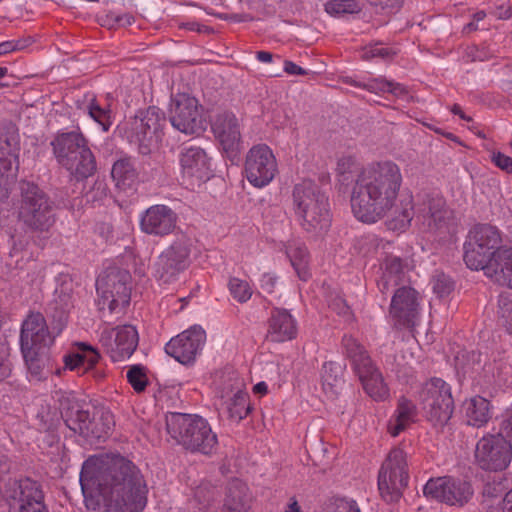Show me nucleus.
<instances>
[{
  "mask_svg": "<svg viewBox=\"0 0 512 512\" xmlns=\"http://www.w3.org/2000/svg\"><path fill=\"white\" fill-rule=\"evenodd\" d=\"M80 484L84 493L96 489L109 512H142L147 505L148 487L143 474L131 460L119 454L86 460Z\"/></svg>",
  "mask_w": 512,
  "mask_h": 512,
  "instance_id": "1",
  "label": "nucleus"
},
{
  "mask_svg": "<svg viewBox=\"0 0 512 512\" xmlns=\"http://www.w3.org/2000/svg\"><path fill=\"white\" fill-rule=\"evenodd\" d=\"M403 183L400 167L391 160L375 161L357 174L351 192V209L363 223L383 219L395 206Z\"/></svg>",
  "mask_w": 512,
  "mask_h": 512,
  "instance_id": "2",
  "label": "nucleus"
},
{
  "mask_svg": "<svg viewBox=\"0 0 512 512\" xmlns=\"http://www.w3.org/2000/svg\"><path fill=\"white\" fill-rule=\"evenodd\" d=\"M50 146L57 164L75 180L81 181L95 174L97 169L95 156L79 127L70 131L66 129L57 131Z\"/></svg>",
  "mask_w": 512,
  "mask_h": 512,
  "instance_id": "3",
  "label": "nucleus"
},
{
  "mask_svg": "<svg viewBox=\"0 0 512 512\" xmlns=\"http://www.w3.org/2000/svg\"><path fill=\"white\" fill-rule=\"evenodd\" d=\"M291 200L295 220L305 232L318 234L330 227L329 198L316 184L306 180L296 184Z\"/></svg>",
  "mask_w": 512,
  "mask_h": 512,
  "instance_id": "4",
  "label": "nucleus"
},
{
  "mask_svg": "<svg viewBox=\"0 0 512 512\" xmlns=\"http://www.w3.org/2000/svg\"><path fill=\"white\" fill-rule=\"evenodd\" d=\"M165 422L168 435L185 450L203 455L215 452L218 446L217 434L202 416L169 412Z\"/></svg>",
  "mask_w": 512,
  "mask_h": 512,
  "instance_id": "5",
  "label": "nucleus"
},
{
  "mask_svg": "<svg viewBox=\"0 0 512 512\" xmlns=\"http://www.w3.org/2000/svg\"><path fill=\"white\" fill-rule=\"evenodd\" d=\"M19 199L14 203L17 218L34 231H48L55 223L53 202L34 182H19Z\"/></svg>",
  "mask_w": 512,
  "mask_h": 512,
  "instance_id": "6",
  "label": "nucleus"
},
{
  "mask_svg": "<svg viewBox=\"0 0 512 512\" xmlns=\"http://www.w3.org/2000/svg\"><path fill=\"white\" fill-rule=\"evenodd\" d=\"M165 124V113L156 106H150L138 111L135 117L120 125L118 129L124 138L138 146L140 153L147 154L151 146L161 139Z\"/></svg>",
  "mask_w": 512,
  "mask_h": 512,
  "instance_id": "7",
  "label": "nucleus"
},
{
  "mask_svg": "<svg viewBox=\"0 0 512 512\" xmlns=\"http://www.w3.org/2000/svg\"><path fill=\"white\" fill-rule=\"evenodd\" d=\"M502 237L500 231L488 224L475 225L464 243L463 259L471 270H486L496 257Z\"/></svg>",
  "mask_w": 512,
  "mask_h": 512,
  "instance_id": "8",
  "label": "nucleus"
},
{
  "mask_svg": "<svg viewBox=\"0 0 512 512\" xmlns=\"http://www.w3.org/2000/svg\"><path fill=\"white\" fill-rule=\"evenodd\" d=\"M409 469L406 452L395 447L390 450L378 472V490L387 503H396L408 486Z\"/></svg>",
  "mask_w": 512,
  "mask_h": 512,
  "instance_id": "9",
  "label": "nucleus"
},
{
  "mask_svg": "<svg viewBox=\"0 0 512 512\" xmlns=\"http://www.w3.org/2000/svg\"><path fill=\"white\" fill-rule=\"evenodd\" d=\"M131 274L125 269L107 267L96 280L99 305L110 313H123L131 299Z\"/></svg>",
  "mask_w": 512,
  "mask_h": 512,
  "instance_id": "10",
  "label": "nucleus"
},
{
  "mask_svg": "<svg viewBox=\"0 0 512 512\" xmlns=\"http://www.w3.org/2000/svg\"><path fill=\"white\" fill-rule=\"evenodd\" d=\"M1 499L10 510L17 512H49L41 483L29 477L5 482Z\"/></svg>",
  "mask_w": 512,
  "mask_h": 512,
  "instance_id": "11",
  "label": "nucleus"
},
{
  "mask_svg": "<svg viewBox=\"0 0 512 512\" xmlns=\"http://www.w3.org/2000/svg\"><path fill=\"white\" fill-rule=\"evenodd\" d=\"M418 398L429 421L444 425L454 412V399L451 386L442 378L432 377L421 387Z\"/></svg>",
  "mask_w": 512,
  "mask_h": 512,
  "instance_id": "12",
  "label": "nucleus"
},
{
  "mask_svg": "<svg viewBox=\"0 0 512 512\" xmlns=\"http://www.w3.org/2000/svg\"><path fill=\"white\" fill-rule=\"evenodd\" d=\"M192 244L190 239L181 237L174 240L158 256L154 265V276L162 284H170L178 280L179 275L186 271L192 263Z\"/></svg>",
  "mask_w": 512,
  "mask_h": 512,
  "instance_id": "13",
  "label": "nucleus"
},
{
  "mask_svg": "<svg viewBox=\"0 0 512 512\" xmlns=\"http://www.w3.org/2000/svg\"><path fill=\"white\" fill-rule=\"evenodd\" d=\"M202 106L187 93H177L171 102L170 122L178 131L186 135H199L206 129L202 116Z\"/></svg>",
  "mask_w": 512,
  "mask_h": 512,
  "instance_id": "14",
  "label": "nucleus"
},
{
  "mask_svg": "<svg viewBox=\"0 0 512 512\" xmlns=\"http://www.w3.org/2000/svg\"><path fill=\"white\" fill-rule=\"evenodd\" d=\"M475 459L487 471H503L512 460V443L502 435L486 434L476 445Z\"/></svg>",
  "mask_w": 512,
  "mask_h": 512,
  "instance_id": "15",
  "label": "nucleus"
},
{
  "mask_svg": "<svg viewBox=\"0 0 512 512\" xmlns=\"http://www.w3.org/2000/svg\"><path fill=\"white\" fill-rule=\"evenodd\" d=\"M99 343L113 362L124 361L129 359L138 347V331L128 324L106 327L100 333Z\"/></svg>",
  "mask_w": 512,
  "mask_h": 512,
  "instance_id": "16",
  "label": "nucleus"
},
{
  "mask_svg": "<svg viewBox=\"0 0 512 512\" xmlns=\"http://www.w3.org/2000/svg\"><path fill=\"white\" fill-rule=\"evenodd\" d=\"M244 172L248 182L263 188L272 182L278 172L276 158L266 144L253 146L247 153Z\"/></svg>",
  "mask_w": 512,
  "mask_h": 512,
  "instance_id": "17",
  "label": "nucleus"
},
{
  "mask_svg": "<svg viewBox=\"0 0 512 512\" xmlns=\"http://www.w3.org/2000/svg\"><path fill=\"white\" fill-rule=\"evenodd\" d=\"M423 493L427 498L461 507L472 498L473 488L467 481L444 476L430 479L425 484Z\"/></svg>",
  "mask_w": 512,
  "mask_h": 512,
  "instance_id": "18",
  "label": "nucleus"
},
{
  "mask_svg": "<svg viewBox=\"0 0 512 512\" xmlns=\"http://www.w3.org/2000/svg\"><path fill=\"white\" fill-rule=\"evenodd\" d=\"M181 177L187 186L194 188L213 175L211 158L199 146L184 147L179 154Z\"/></svg>",
  "mask_w": 512,
  "mask_h": 512,
  "instance_id": "19",
  "label": "nucleus"
},
{
  "mask_svg": "<svg viewBox=\"0 0 512 512\" xmlns=\"http://www.w3.org/2000/svg\"><path fill=\"white\" fill-rule=\"evenodd\" d=\"M206 341V333L200 326H192L170 339L165 352L183 365L195 362Z\"/></svg>",
  "mask_w": 512,
  "mask_h": 512,
  "instance_id": "20",
  "label": "nucleus"
},
{
  "mask_svg": "<svg viewBox=\"0 0 512 512\" xmlns=\"http://www.w3.org/2000/svg\"><path fill=\"white\" fill-rule=\"evenodd\" d=\"M419 293L410 286L398 287L391 299L389 313L398 329L412 328L419 315Z\"/></svg>",
  "mask_w": 512,
  "mask_h": 512,
  "instance_id": "21",
  "label": "nucleus"
},
{
  "mask_svg": "<svg viewBox=\"0 0 512 512\" xmlns=\"http://www.w3.org/2000/svg\"><path fill=\"white\" fill-rule=\"evenodd\" d=\"M211 131L228 157H235L241 148L240 124L232 112L222 111L211 119Z\"/></svg>",
  "mask_w": 512,
  "mask_h": 512,
  "instance_id": "22",
  "label": "nucleus"
},
{
  "mask_svg": "<svg viewBox=\"0 0 512 512\" xmlns=\"http://www.w3.org/2000/svg\"><path fill=\"white\" fill-rule=\"evenodd\" d=\"M111 418L109 412L102 413L99 426L95 419H91L88 410L80 409L78 406L72 407L70 412L64 414L66 425L74 433L96 439L106 438L111 433Z\"/></svg>",
  "mask_w": 512,
  "mask_h": 512,
  "instance_id": "23",
  "label": "nucleus"
},
{
  "mask_svg": "<svg viewBox=\"0 0 512 512\" xmlns=\"http://www.w3.org/2000/svg\"><path fill=\"white\" fill-rule=\"evenodd\" d=\"M178 216L176 212L167 205L157 204L147 208L140 218L142 232L164 237L176 228Z\"/></svg>",
  "mask_w": 512,
  "mask_h": 512,
  "instance_id": "24",
  "label": "nucleus"
},
{
  "mask_svg": "<svg viewBox=\"0 0 512 512\" xmlns=\"http://www.w3.org/2000/svg\"><path fill=\"white\" fill-rule=\"evenodd\" d=\"M53 341L46 320L41 313L32 312L22 322L20 349H46Z\"/></svg>",
  "mask_w": 512,
  "mask_h": 512,
  "instance_id": "25",
  "label": "nucleus"
},
{
  "mask_svg": "<svg viewBox=\"0 0 512 512\" xmlns=\"http://www.w3.org/2000/svg\"><path fill=\"white\" fill-rule=\"evenodd\" d=\"M381 276L377 280L379 291L386 295L392 288L401 285L407 272L411 269L409 259L388 254L380 265Z\"/></svg>",
  "mask_w": 512,
  "mask_h": 512,
  "instance_id": "26",
  "label": "nucleus"
},
{
  "mask_svg": "<svg viewBox=\"0 0 512 512\" xmlns=\"http://www.w3.org/2000/svg\"><path fill=\"white\" fill-rule=\"evenodd\" d=\"M297 321L284 308H273L267 320L266 338L271 342L282 343L297 336Z\"/></svg>",
  "mask_w": 512,
  "mask_h": 512,
  "instance_id": "27",
  "label": "nucleus"
},
{
  "mask_svg": "<svg viewBox=\"0 0 512 512\" xmlns=\"http://www.w3.org/2000/svg\"><path fill=\"white\" fill-rule=\"evenodd\" d=\"M20 136L14 125L6 126L0 134V164L5 171H18Z\"/></svg>",
  "mask_w": 512,
  "mask_h": 512,
  "instance_id": "28",
  "label": "nucleus"
},
{
  "mask_svg": "<svg viewBox=\"0 0 512 512\" xmlns=\"http://www.w3.org/2000/svg\"><path fill=\"white\" fill-rule=\"evenodd\" d=\"M75 346L77 347L76 352L64 355V366L68 370L84 374L97 365L100 353L96 348L84 342H77Z\"/></svg>",
  "mask_w": 512,
  "mask_h": 512,
  "instance_id": "29",
  "label": "nucleus"
},
{
  "mask_svg": "<svg viewBox=\"0 0 512 512\" xmlns=\"http://www.w3.org/2000/svg\"><path fill=\"white\" fill-rule=\"evenodd\" d=\"M21 353L30 382L42 381L52 372L53 361L46 349H21Z\"/></svg>",
  "mask_w": 512,
  "mask_h": 512,
  "instance_id": "30",
  "label": "nucleus"
},
{
  "mask_svg": "<svg viewBox=\"0 0 512 512\" xmlns=\"http://www.w3.org/2000/svg\"><path fill=\"white\" fill-rule=\"evenodd\" d=\"M500 285L512 288V248L503 247L484 271Z\"/></svg>",
  "mask_w": 512,
  "mask_h": 512,
  "instance_id": "31",
  "label": "nucleus"
},
{
  "mask_svg": "<svg viewBox=\"0 0 512 512\" xmlns=\"http://www.w3.org/2000/svg\"><path fill=\"white\" fill-rule=\"evenodd\" d=\"M356 375L359 377L365 392L375 401H385L389 397V389L374 363H371Z\"/></svg>",
  "mask_w": 512,
  "mask_h": 512,
  "instance_id": "32",
  "label": "nucleus"
},
{
  "mask_svg": "<svg viewBox=\"0 0 512 512\" xmlns=\"http://www.w3.org/2000/svg\"><path fill=\"white\" fill-rule=\"evenodd\" d=\"M492 405L486 398L476 395L464 402L465 419L468 425L481 428L492 418Z\"/></svg>",
  "mask_w": 512,
  "mask_h": 512,
  "instance_id": "33",
  "label": "nucleus"
},
{
  "mask_svg": "<svg viewBox=\"0 0 512 512\" xmlns=\"http://www.w3.org/2000/svg\"><path fill=\"white\" fill-rule=\"evenodd\" d=\"M446 201L442 196L428 197L419 209L418 218H422L429 228H439L447 218Z\"/></svg>",
  "mask_w": 512,
  "mask_h": 512,
  "instance_id": "34",
  "label": "nucleus"
},
{
  "mask_svg": "<svg viewBox=\"0 0 512 512\" xmlns=\"http://www.w3.org/2000/svg\"><path fill=\"white\" fill-rule=\"evenodd\" d=\"M248 487L240 480L229 483L222 512H249Z\"/></svg>",
  "mask_w": 512,
  "mask_h": 512,
  "instance_id": "35",
  "label": "nucleus"
},
{
  "mask_svg": "<svg viewBox=\"0 0 512 512\" xmlns=\"http://www.w3.org/2000/svg\"><path fill=\"white\" fill-rule=\"evenodd\" d=\"M417 416V409L415 404L407 399L401 397L398 400L397 408L394 417L389 421L388 431L393 436H398L403 432L411 423H413Z\"/></svg>",
  "mask_w": 512,
  "mask_h": 512,
  "instance_id": "36",
  "label": "nucleus"
},
{
  "mask_svg": "<svg viewBox=\"0 0 512 512\" xmlns=\"http://www.w3.org/2000/svg\"><path fill=\"white\" fill-rule=\"evenodd\" d=\"M282 250L290 260L299 279L307 281L311 277V274L308 267L309 254L306 246L292 240L283 244Z\"/></svg>",
  "mask_w": 512,
  "mask_h": 512,
  "instance_id": "37",
  "label": "nucleus"
},
{
  "mask_svg": "<svg viewBox=\"0 0 512 512\" xmlns=\"http://www.w3.org/2000/svg\"><path fill=\"white\" fill-rule=\"evenodd\" d=\"M342 348L346 357L351 361L352 369L356 373L373 363L367 350L350 335L342 338Z\"/></svg>",
  "mask_w": 512,
  "mask_h": 512,
  "instance_id": "38",
  "label": "nucleus"
},
{
  "mask_svg": "<svg viewBox=\"0 0 512 512\" xmlns=\"http://www.w3.org/2000/svg\"><path fill=\"white\" fill-rule=\"evenodd\" d=\"M111 176L118 187H131L138 178L134 160L129 156L116 160L112 166Z\"/></svg>",
  "mask_w": 512,
  "mask_h": 512,
  "instance_id": "39",
  "label": "nucleus"
},
{
  "mask_svg": "<svg viewBox=\"0 0 512 512\" xmlns=\"http://www.w3.org/2000/svg\"><path fill=\"white\" fill-rule=\"evenodd\" d=\"M413 196L407 195L400 200L399 206L396 207L389 226L392 230L405 231L411 224L414 217Z\"/></svg>",
  "mask_w": 512,
  "mask_h": 512,
  "instance_id": "40",
  "label": "nucleus"
},
{
  "mask_svg": "<svg viewBox=\"0 0 512 512\" xmlns=\"http://www.w3.org/2000/svg\"><path fill=\"white\" fill-rule=\"evenodd\" d=\"M352 85L357 88L365 89L372 93H384L389 92L393 95H401L406 92L403 85L400 83L387 80L385 78H373L368 80L367 82H353Z\"/></svg>",
  "mask_w": 512,
  "mask_h": 512,
  "instance_id": "41",
  "label": "nucleus"
},
{
  "mask_svg": "<svg viewBox=\"0 0 512 512\" xmlns=\"http://www.w3.org/2000/svg\"><path fill=\"white\" fill-rule=\"evenodd\" d=\"M89 116L97 122L104 132H107L114 122V116L110 105H101L96 99L88 105Z\"/></svg>",
  "mask_w": 512,
  "mask_h": 512,
  "instance_id": "42",
  "label": "nucleus"
},
{
  "mask_svg": "<svg viewBox=\"0 0 512 512\" xmlns=\"http://www.w3.org/2000/svg\"><path fill=\"white\" fill-rule=\"evenodd\" d=\"M227 288L232 298L240 304L247 303L253 295L250 283L238 277H230Z\"/></svg>",
  "mask_w": 512,
  "mask_h": 512,
  "instance_id": "43",
  "label": "nucleus"
},
{
  "mask_svg": "<svg viewBox=\"0 0 512 512\" xmlns=\"http://www.w3.org/2000/svg\"><path fill=\"white\" fill-rule=\"evenodd\" d=\"M219 497L220 494L216 487L207 482L198 485L194 491V498L202 510L210 509Z\"/></svg>",
  "mask_w": 512,
  "mask_h": 512,
  "instance_id": "44",
  "label": "nucleus"
},
{
  "mask_svg": "<svg viewBox=\"0 0 512 512\" xmlns=\"http://www.w3.org/2000/svg\"><path fill=\"white\" fill-rule=\"evenodd\" d=\"M229 415L233 419L242 420L250 413L249 397L248 394L238 391L231 398L228 407Z\"/></svg>",
  "mask_w": 512,
  "mask_h": 512,
  "instance_id": "45",
  "label": "nucleus"
},
{
  "mask_svg": "<svg viewBox=\"0 0 512 512\" xmlns=\"http://www.w3.org/2000/svg\"><path fill=\"white\" fill-rule=\"evenodd\" d=\"M323 512H361L357 502L347 497L333 496L323 505Z\"/></svg>",
  "mask_w": 512,
  "mask_h": 512,
  "instance_id": "46",
  "label": "nucleus"
},
{
  "mask_svg": "<svg viewBox=\"0 0 512 512\" xmlns=\"http://www.w3.org/2000/svg\"><path fill=\"white\" fill-rule=\"evenodd\" d=\"M127 381L137 393L145 391L149 384L146 368L141 364L132 365L127 371Z\"/></svg>",
  "mask_w": 512,
  "mask_h": 512,
  "instance_id": "47",
  "label": "nucleus"
},
{
  "mask_svg": "<svg viewBox=\"0 0 512 512\" xmlns=\"http://www.w3.org/2000/svg\"><path fill=\"white\" fill-rule=\"evenodd\" d=\"M358 9V4L354 0H331L325 4V10L330 15L354 13Z\"/></svg>",
  "mask_w": 512,
  "mask_h": 512,
  "instance_id": "48",
  "label": "nucleus"
},
{
  "mask_svg": "<svg viewBox=\"0 0 512 512\" xmlns=\"http://www.w3.org/2000/svg\"><path fill=\"white\" fill-rule=\"evenodd\" d=\"M498 305L500 322L512 334V300L507 296L500 295Z\"/></svg>",
  "mask_w": 512,
  "mask_h": 512,
  "instance_id": "49",
  "label": "nucleus"
},
{
  "mask_svg": "<svg viewBox=\"0 0 512 512\" xmlns=\"http://www.w3.org/2000/svg\"><path fill=\"white\" fill-rule=\"evenodd\" d=\"M9 350L8 343L0 337V382L9 378L12 374L13 365Z\"/></svg>",
  "mask_w": 512,
  "mask_h": 512,
  "instance_id": "50",
  "label": "nucleus"
},
{
  "mask_svg": "<svg viewBox=\"0 0 512 512\" xmlns=\"http://www.w3.org/2000/svg\"><path fill=\"white\" fill-rule=\"evenodd\" d=\"M395 54L396 52L390 47L383 46L382 44H374L365 48L363 58L366 60L374 58L390 59Z\"/></svg>",
  "mask_w": 512,
  "mask_h": 512,
  "instance_id": "51",
  "label": "nucleus"
},
{
  "mask_svg": "<svg viewBox=\"0 0 512 512\" xmlns=\"http://www.w3.org/2000/svg\"><path fill=\"white\" fill-rule=\"evenodd\" d=\"M34 43V39L31 36L15 39V40H7L0 43L1 51L3 55L21 51L29 47Z\"/></svg>",
  "mask_w": 512,
  "mask_h": 512,
  "instance_id": "52",
  "label": "nucleus"
},
{
  "mask_svg": "<svg viewBox=\"0 0 512 512\" xmlns=\"http://www.w3.org/2000/svg\"><path fill=\"white\" fill-rule=\"evenodd\" d=\"M499 419V432L496 435H502L512 443V408L504 410Z\"/></svg>",
  "mask_w": 512,
  "mask_h": 512,
  "instance_id": "53",
  "label": "nucleus"
},
{
  "mask_svg": "<svg viewBox=\"0 0 512 512\" xmlns=\"http://www.w3.org/2000/svg\"><path fill=\"white\" fill-rule=\"evenodd\" d=\"M369 5L385 13H394L398 11L404 0H366Z\"/></svg>",
  "mask_w": 512,
  "mask_h": 512,
  "instance_id": "54",
  "label": "nucleus"
},
{
  "mask_svg": "<svg viewBox=\"0 0 512 512\" xmlns=\"http://www.w3.org/2000/svg\"><path fill=\"white\" fill-rule=\"evenodd\" d=\"M453 289V281L444 274L439 275L434 279L433 290L438 296H447Z\"/></svg>",
  "mask_w": 512,
  "mask_h": 512,
  "instance_id": "55",
  "label": "nucleus"
},
{
  "mask_svg": "<svg viewBox=\"0 0 512 512\" xmlns=\"http://www.w3.org/2000/svg\"><path fill=\"white\" fill-rule=\"evenodd\" d=\"M328 306L339 316L348 318L351 315L350 307L348 306L346 300L340 295L331 297L328 301Z\"/></svg>",
  "mask_w": 512,
  "mask_h": 512,
  "instance_id": "56",
  "label": "nucleus"
},
{
  "mask_svg": "<svg viewBox=\"0 0 512 512\" xmlns=\"http://www.w3.org/2000/svg\"><path fill=\"white\" fill-rule=\"evenodd\" d=\"M491 162L502 171L512 174V157L502 152L494 151L491 154Z\"/></svg>",
  "mask_w": 512,
  "mask_h": 512,
  "instance_id": "57",
  "label": "nucleus"
},
{
  "mask_svg": "<svg viewBox=\"0 0 512 512\" xmlns=\"http://www.w3.org/2000/svg\"><path fill=\"white\" fill-rule=\"evenodd\" d=\"M357 161L353 155H343L337 161L336 171L338 174H350L354 171Z\"/></svg>",
  "mask_w": 512,
  "mask_h": 512,
  "instance_id": "58",
  "label": "nucleus"
},
{
  "mask_svg": "<svg viewBox=\"0 0 512 512\" xmlns=\"http://www.w3.org/2000/svg\"><path fill=\"white\" fill-rule=\"evenodd\" d=\"M279 277L272 272H266L261 275V278L259 280L261 289L268 293L272 294L274 293L276 286L278 284Z\"/></svg>",
  "mask_w": 512,
  "mask_h": 512,
  "instance_id": "59",
  "label": "nucleus"
},
{
  "mask_svg": "<svg viewBox=\"0 0 512 512\" xmlns=\"http://www.w3.org/2000/svg\"><path fill=\"white\" fill-rule=\"evenodd\" d=\"M283 68H284V71L289 75H306L307 74V72L302 67H300L299 65H297L296 63H294L290 60L284 61Z\"/></svg>",
  "mask_w": 512,
  "mask_h": 512,
  "instance_id": "60",
  "label": "nucleus"
},
{
  "mask_svg": "<svg viewBox=\"0 0 512 512\" xmlns=\"http://www.w3.org/2000/svg\"><path fill=\"white\" fill-rule=\"evenodd\" d=\"M502 512H512V489L509 490L503 498Z\"/></svg>",
  "mask_w": 512,
  "mask_h": 512,
  "instance_id": "61",
  "label": "nucleus"
},
{
  "mask_svg": "<svg viewBox=\"0 0 512 512\" xmlns=\"http://www.w3.org/2000/svg\"><path fill=\"white\" fill-rule=\"evenodd\" d=\"M256 59L262 63H270L273 60V54L268 51H258L256 53Z\"/></svg>",
  "mask_w": 512,
  "mask_h": 512,
  "instance_id": "62",
  "label": "nucleus"
},
{
  "mask_svg": "<svg viewBox=\"0 0 512 512\" xmlns=\"http://www.w3.org/2000/svg\"><path fill=\"white\" fill-rule=\"evenodd\" d=\"M511 17H512V7L508 6L505 8V7L501 6L498 8V13H497L498 19L506 20Z\"/></svg>",
  "mask_w": 512,
  "mask_h": 512,
  "instance_id": "63",
  "label": "nucleus"
},
{
  "mask_svg": "<svg viewBox=\"0 0 512 512\" xmlns=\"http://www.w3.org/2000/svg\"><path fill=\"white\" fill-rule=\"evenodd\" d=\"M285 512H302L301 507L295 497L290 498V501L285 508Z\"/></svg>",
  "mask_w": 512,
  "mask_h": 512,
  "instance_id": "64",
  "label": "nucleus"
}]
</instances>
